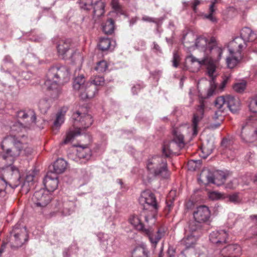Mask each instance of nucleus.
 <instances>
[{"label":"nucleus","mask_w":257,"mask_h":257,"mask_svg":"<svg viewBox=\"0 0 257 257\" xmlns=\"http://www.w3.org/2000/svg\"><path fill=\"white\" fill-rule=\"evenodd\" d=\"M30 129L25 127V125L22 122L16 121L10 126L11 134L6 137L2 142V149L6 151V153L0 154V168L5 170V173L11 174L14 176V179L16 180L14 184H9L12 188H15L20 185L21 177L18 169L11 166V164L19 155H29L33 150L31 147L22 140L24 135L16 136V134Z\"/></svg>","instance_id":"obj_1"},{"label":"nucleus","mask_w":257,"mask_h":257,"mask_svg":"<svg viewBox=\"0 0 257 257\" xmlns=\"http://www.w3.org/2000/svg\"><path fill=\"white\" fill-rule=\"evenodd\" d=\"M46 78L45 85L48 90L53 91L52 97L57 98L61 93L60 85L70 79L69 70L66 66L56 65L49 68Z\"/></svg>","instance_id":"obj_2"},{"label":"nucleus","mask_w":257,"mask_h":257,"mask_svg":"<svg viewBox=\"0 0 257 257\" xmlns=\"http://www.w3.org/2000/svg\"><path fill=\"white\" fill-rule=\"evenodd\" d=\"M70 121L73 127L67 133L66 138L62 142L63 144L69 143L75 137L80 135L82 130L92 124L93 119L90 114L78 110L73 113Z\"/></svg>","instance_id":"obj_3"},{"label":"nucleus","mask_w":257,"mask_h":257,"mask_svg":"<svg viewBox=\"0 0 257 257\" xmlns=\"http://www.w3.org/2000/svg\"><path fill=\"white\" fill-rule=\"evenodd\" d=\"M128 221L136 229L141 231L148 237L152 246L154 248L156 247L158 243L165 235V231L162 228H159L156 232L154 231V230L151 227L146 228L138 216H131Z\"/></svg>","instance_id":"obj_4"},{"label":"nucleus","mask_w":257,"mask_h":257,"mask_svg":"<svg viewBox=\"0 0 257 257\" xmlns=\"http://www.w3.org/2000/svg\"><path fill=\"white\" fill-rule=\"evenodd\" d=\"M147 167L150 173L161 179H168L171 172L168 169L166 159L155 156L148 160Z\"/></svg>","instance_id":"obj_5"},{"label":"nucleus","mask_w":257,"mask_h":257,"mask_svg":"<svg viewBox=\"0 0 257 257\" xmlns=\"http://www.w3.org/2000/svg\"><path fill=\"white\" fill-rule=\"evenodd\" d=\"M224 49L214 37L210 38L209 47L207 48L204 58L214 65V72L216 68V63L221 59Z\"/></svg>","instance_id":"obj_6"},{"label":"nucleus","mask_w":257,"mask_h":257,"mask_svg":"<svg viewBox=\"0 0 257 257\" xmlns=\"http://www.w3.org/2000/svg\"><path fill=\"white\" fill-rule=\"evenodd\" d=\"M28 240V233L27 228L17 223L11 232L10 242L12 247L18 248L21 247Z\"/></svg>","instance_id":"obj_7"},{"label":"nucleus","mask_w":257,"mask_h":257,"mask_svg":"<svg viewBox=\"0 0 257 257\" xmlns=\"http://www.w3.org/2000/svg\"><path fill=\"white\" fill-rule=\"evenodd\" d=\"M174 139L169 142H164L163 146V154L166 157H169L175 154L176 150H180L184 146V137L178 130L173 131Z\"/></svg>","instance_id":"obj_8"},{"label":"nucleus","mask_w":257,"mask_h":257,"mask_svg":"<svg viewBox=\"0 0 257 257\" xmlns=\"http://www.w3.org/2000/svg\"><path fill=\"white\" fill-rule=\"evenodd\" d=\"M255 120L256 116H250L241 124L240 137L245 143L253 142L257 138V130L253 129L252 126L253 121Z\"/></svg>","instance_id":"obj_9"},{"label":"nucleus","mask_w":257,"mask_h":257,"mask_svg":"<svg viewBox=\"0 0 257 257\" xmlns=\"http://www.w3.org/2000/svg\"><path fill=\"white\" fill-rule=\"evenodd\" d=\"M51 199V195L43 189L36 191L32 197L35 207L40 210L45 209Z\"/></svg>","instance_id":"obj_10"},{"label":"nucleus","mask_w":257,"mask_h":257,"mask_svg":"<svg viewBox=\"0 0 257 257\" xmlns=\"http://www.w3.org/2000/svg\"><path fill=\"white\" fill-rule=\"evenodd\" d=\"M228 174L222 171H217L213 174L209 171H204L201 173V177L205 178L207 183H212L220 186L222 185L226 180Z\"/></svg>","instance_id":"obj_11"},{"label":"nucleus","mask_w":257,"mask_h":257,"mask_svg":"<svg viewBox=\"0 0 257 257\" xmlns=\"http://www.w3.org/2000/svg\"><path fill=\"white\" fill-rule=\"evenodd\" d=\"M139 202L144 206L143 209L145 210L151 209L156 212L158 209V204L155 195L149 190L142 193L139 198Z\"/></svg>","instance_id":"obj_12"},{"label":"nucleus","mask_w":257,"mask_h":257,"mask_svg":"<svg viewBox=\"0 0 257 257\" xmlns=\"http://www.w3.org/2000/svg\"><path fill=\"white\" fill-rule=\"evenodd\" d=\"M16 117L23 120L25 127L33 128L36 124V116L33 110H20L16 112Z\"/></svg>","instance_id":"obj_13"},{"label":"nucleus","mask_w":257,"mask_h":257,"mask_svg":"<svg viewBox=\"0 0 257 257\" xmlns=\"http://www.w3.org/2000/svg\"><path fill=\"white\" fill-rule=\"evenodd\" d=\"M3 61L4 64L1 67V70L5 73V76L9 78L12 82H15L19 85V79H17V77L18 76H20V73L18 72V68L16 66H14L10 70H5L4 68V65L13 64V60L12 57L9 55H6Z\"/></svg>","instance_id":"obj_14"},{"label":"nucleus","mask_w":257,"mask_h":257,"mask_svg":"<svg viewBox=\"0 0 257 257\" xmlns=\"http://www.w3.org/2000/svg\"><path fill=\"white\" fill-rule=\"evenodd\" d=\"M75 207V203L71 201H59L54 204L55 212L62 216L70 215L74 211Z\"/></svg>","instance_id":"obj_15"},{"label":"nucleus","mask_w":257,"mask_h":257,"mask_svg":"<svg viewBox=\"0 0 257 257\" xmlns=\"http://www.w3.org/2000/svg\"><path fill=\"white\" fill-rule=\"evenodd\" d=\"M72 47L71 41L70 39L60 40L57 45L58 53L62 59H66L72 56L70 50Z\"/></svg>","instance_id":"obj_16"},{"label":"nucleus","mask_w":257,"mask_h":257,"mask_svg":"<svg viewBox=\"0 0 257 257\" xmlns=\"http://www.w3.org/2000/svg\"><path fill=\"white\" fill-rule=\"evenodd\" d=\"M186 61L191 63L197 62L199 67L202 65H206L208 75L212 79H214V66L212 63H210V61H209L207 59L205 58L204 57L200 60L194 57L192 55H190L186 57Z\"/></svg>","instance_id":"obj_17"},{"label":"nucleus","mask_w":257,"mask_h":257,"mask_svg":"<svg viewBox=\"0 0 257 257\" xmlns=\"http://www.w3.org/2000/svg\"><path fill=\"white\" fill-rule=\"evenodd\" d=\"M43 184L46 191L53 192L57 189L58 185V175L53 173L50 168V171L47 173L43 180Z\"/></svg>","instance_id":"obj_18"},{"label":"nucleus","mask_w":257,"mask_h":257,"mask_svg":"<svg viewBox=\"0 0 257 257\" xmlns=\"http://www.w3.org/2000/svg\"><path fill=\"white\" fill-rule=\"evenodd\" d=\"M227 237L228 233L225 230H215L210 233L209 239L213 243L220 246L226 243Z\"/></svg>","instance_id":"obj_19"},{"label":"nucleus","mask_w":257,"mask_h":257,"mask_svg":"<svg viewBox=\"0 0 257 257\" xmlns=\"http://www.w3.org/2000/svg\"><path fill=\"white\" fill-rule=\"evenodd\" d=\"M194 218L201 223L206 222L209 220L210 212L206 206H200L197 208L193 213Z\"/></svg>","instance_id":"obj_20"},{"label":"nucleus","mask_w":257,"mask_h":257,"mask_svg":"<svg viewBox=\"0 0 257 257\" xmlns=\"http://www.w3.org/2000/svg\"><path fill=\"white\" fill-rule=\"evenodd\" d=\"M247 44L239 37H236L229 43L230 53L241 54L243 49L246 48Z\"/></svg>","instance_id":"obj_21"},{"label":"nucleus","mask_w":257,"mask_h":257,"mask_svg":"<svg viewBox=\"0 0 257 257\" xmlns=\"http://www.w3.org/2000/svg\"><path fill=\"white\" fill-rule=\"evenodd\" d=\"M76 156L77 157L76 161L80 164H84L91 158V150L86 146H79L77 147Z\"/></svg>","instance_id":"obj_22"},{"label":"nucleus","mask_w":257,"mask_h":257,"mask_svg":"<svg viewBox=\"0 0 257 257\" xmlns=\"http://www.w3.org/2000/svg\"><path fill=\"white\" fill-rule=\"evenodd\" d=\"M97 91L98 88L95 85L87 82L83 91L79 93V96L82 99H91L94 97Z\"/></svg>","instance_id":"obj_23"},{"label":"nucleus","mask_w":257,"mask_h":257,"mask_svg":"<svg viewBox=\"0 0 257 257\" xmlns=\"http://www.w3.org/2000/svg\"><path fill=\"white\" fill-rule=\"evenodd\" d=\"M226 105L232 113H236L240 109V102L237 97L231 95H226Z\"/></svg>","instance_id":"obj_24"},{"label":"nucleus","mask_w":257,"mask_h":257,"mask_svg":"<svg viewBox=\"0 0 257 257\" xmlns=\"http://www.w3.org/2000/svg\"><path fill=\"white\" fill-rule=\"evenodd\" d=\"M204 104L201 103L198 106L196 113H195L193 115L192 119V127L193 131V134L194 135H196L197 134L198 124L203 118L204 114Z\"/></svg>","instance_id":"obj_25"},{"label":"nucleus","mask_w":257,"mask_h":257,"mask_svg":"<svg viewBox=\"0 0 257 257\" xmlns=\"http://www.w3.org/2000/svg\"><path fill=\"white\" fill-rule=\"evenodd\" d=\"M230 54V55L226 58V63L228 68L233 69L242 62L243 56L241 54Z\"/></svg>","instance_id":"obj_26"},{"label":"nucleus","mask_w":257,"mask_h":257,"mask_svg":"<svg viewBox=\"0 0 257 257\" xmlns=\"http://www.w3.org/2000/svg\"><path fill=\"white\" fill-rule=\"evenodd\" d=\"M239 37L247 44V42L253 41L256 39V35L250 29L245 27L241 30Z\"/></svg>","instance_id":"obj_27"},{"label":"nucleus","mask_w":257,"mask_h":257,"mask_svg":"<svg viewBox=\"0 0 257 257\" xmlns=\"http://www.w3.org/2000/svg\"><path fill=\"white\" fill-rule=\"evenodd\" d=\"M199 237V234L190 233V235H187L182 239L181 244L184 245L186 248L193 247Z\"/></svg>","instance_id":"obj_28"},{"label":"nucleus","mask_w":257,"mask_h":257,"mask_svg":"<svg viewBox=\"0 0 257 257\" xmlns=\"http://www.w3.org/2000/svg\"><path fill=\"white\" fill-rule=\"evenodd\" d=\"M202 224L200 222L196 219L189 222L188 225L189 231L190 233L193 234H199V236L202 233Z\"/></svg>","instance_id":"obj_29"},{"label":"nucleus","mask_w":257,"mask_h":257,"mask_svg":"<svg viewBox=\"0 0 257 257\" xmlns=\"http://www.w3.org/2000/svg\"><path fill=\"white\" fill-rule=\"evenodd\" d=\"M67 162L63 159H57L52 166L53 173L58 174L62 173L66 169Z\"/></svg>","instance_id":"obj_30"},{"label":"nucleus","mask_w":257,"mask_h":257,"mask_svg":"<svg viewBox=\"0 0 257 257\" xmlns=\"http://www.w3.org/2000/svg\"><path fill=\"white\" fill-rule=\"evenodd\" d=\"M132 257H149V251L144 245L136 247L132 251Z\"/></svg>","instance_id":"obj_31"},{"label":"nucleus","mask_w":257,"mask_h":257,"mask_svg":"<svg viewBox=\"0 0 257 257\" xmlns=\"http://www.w3.org/2000/svg\"><path fill=\"white\" fill-rule=\"evenodd\" d=\"M105 5L102 1H97L93 7V18H98L102 16L104 13Z\"/></svg>","instance_id":"obj_32"},{"label":"nucleus","mask_w":257,"mask_h":257,"mask_svg":"<svg viewBox=\"0 0 257 257\" xmlns=\"http://www.w3.org/2000/svg\"><path fill=\"white\" fill-rule=\"evenodd\" d=\"M67 110L68 108L67 107H63L57 113L56 118L54 122V125L55 127H59L64 122L65 115Z\"/></svg>","instance_id":"obj_33"},{"label":"nucleus","mask_w":257,"mask_h":257,"mask_svg":"<svg viewBox=\"0 0 257 257\" xmlns=\"http://www.w3.org/2000/svg\"><path fill=\"white\" fill-rule=\"evenodd\" d=\"M209 43L210 39L208 40L204 37L199 36L196 39L195 46L198 49L203 51L205 54Z\"/></svg>","instance_id":"obj_34"},{"label":"nucleus","mask_w":257,"mask_h":257,"mask_svg":"<svg viewBox=\"0 0 257 257\" xmlns=\"http://www.w3.org/2000/svg\"><path fill=\"white\" fill-rule=\"evenodd\" d=\"M85 78L83 75H80L74 79L73 87L75 90H78L79 93L81 91H83L86 86Z\"/></svg>","instance_id":"obj_35"},{"label":"nucleus","mask_w":257,"mask_h":257,"mask_svg":"<svg viewBox=\"0 0 257 257\" xmlns=\"http://www.w3.org/2000/svg\"><path fill=\"white\" fill-rule=\"evenodd\" d=\"M35 177L34 172H29L26 176L25 181L22 186V188L28 192L34 184V180Z\"/></svg>","instance_id":"obj_36"},{"label":"nucleus","mask_w":257,"mask_h":257,"mask_svg":"<svg viewBox=\"0 0 257 257\" xmlns=\"http://www.w3.org/2000/svg\"><path fill=\"white\" fill-rule=\"evenodd\" d=\"M216 3H217V0H211V5L209 8V14H206L203 15L205 19H206L214 23L217 22L216 18L213 16V13L215 11L214 7Z\"/></svg>","instance_id":"obj_37"},{"label":"nucleus","mask_w":257,"mask_h":257,"mask_svg":"<svg viewBox=\"0 0 257 257\" xmlns=\"http://www.w3.org/2000/svg\"><path fill=\"white\" fill-rule=\"evenodd\" d=\"M114 21L112 19H108L102 26L104 33L106 34H111L114 31Z\"/></svg>","instance_id":"obj_38"},{"label":"nucleus","mask_w":257,"mask_h":257,"mask_svg":"<svg viewBox=\"0 0 257 257\" xmlns=\"http://www.w3.org/2000/svg\"><path fill=\"white\" fill-rule=\"evenodd\" d=\"M50 102L49 100L43 99L41 100L39 103V108L41 112L45 113L50 107Z\"/></svg>","instance_id":"obj_39"},{"label":"nucleus","mask_w":257,"mask_h":257,"mask_svg":"<svg viewBox=\"0 0 257 257\" xmlns=\"http://www.w3.org/2000/svg\"><path fill=\"white\" fill-rule=\"evenodd\" d=\"M110 46V40L107 38H102L99 40L98 46L102 51L107 50Z\"/></svg>","instance_id":"obj_40"},{"label":"nucleus","mask_w":257,"mask_h":257,"mask_svg":"<svg viewBox=\"0 0 257 257\" xmlns=\"http://www.w3.org/2000/svg\"><path fill=\"white\" fill-rule=\"evenodd\" d=\"M108 68V65L106 61L101 60L98 62L94 68V70L99 73L104 72Z\"/></svg>","instance_id":"obj_41"},{"label":"nucleus","mask_w":257,"mask_h":257,"mask_svg":"<svg viewBox=\"0 0 257 257\" xmlns=\"http://www.w3.org/2000/svg\"><path fill=\"white\" fill-rule=\"evenodd\" d=\"M248 107L250 111L253 113L251 116H256L257 120V96L250 100Z\"/></svg>","instance_id":"obj_42"},{"label":"nucleus","mask_w":257,"mask_h":257,"mask_svg":"<svg viewBox=\"0 0 257 257\" xmlns=\"http://www.w3.org/2000/svg\"><path fill=\"white\" fill-rule=\"evenodd\" d=\"M8 183L4 177H0V199L4 198L6 195L5 189Z\"/></svg>","instance_id":"obj_43"},{"label":"nucleus","mask_w":257,"mask_h":257,"mask_svg":"<svg viewBox=\"0 0 257 257\" xmlns=\"http://www.w3.org/2000/svg\"><path fill=\"white\" fill-rule=\"evenodd\" d=\"M227 198L229 202L234 204H239L242 201V198L240 197L239 193L238 192L228 195Z\"/></svg>","instance_id":"obj_44"},{"label":"nucleus","mask_w":257,"mask_h":257,"mask_svg":"<svg viewBox=\"0 0 257 257\" xmlns=\"http://www.w3.org/2000/svg\"><path fill=\"white\" fill-rule=\"evenodd\" d=\"M91 84H94L97 87L98 86H102L104 83V79L101 76H94L91 78L89 82Z\"/></svg>","instance_id":"obj_45"},{"label":"nucleus","mask_w":257,"mask_h":257,"mask_svg":"<svg viewBox=\"0 0 257 257\" xmlns=\"http://www.w3.org/2000/svg\"><path fill=\"white\" fill-rule=\"evenodd\" d=\"M214 104L218 109L222 110L223 105L226 104V95L218 97L214 102Z\"/></svg>","instance_id":"obj_46"},{"label":"nucleus","mask_w":257,"mask_h":257,"mask_svg":"<svg viewBox=\"0 0 257 257\" xmlns=\"http://www.w3.org/2000/svg\"><path fill=\"white\" fill-rule=\"evenodd\" d=\"M246 86V83L245 81L237 83L233 86V89L238 93H241L244 91Z\"/></svg>","instance_id":"obj_47"},{"label":"nucleus","mask_w":257,"mask_h":257,"mask_svg":"<svg viewBox=\"0 0 257 257\" xmlns=\"http://www.w3.org/2000/svg\"><path fill=\"white\" fill-rule=\"evenodd\" d=\"M80 7L84 10H89L92 7V0H80Z\"/></svg>","instance_id":"obj_48"},{"label":"nucleus","mask_w":257,"mask_h":257,"mask_svg":"<svg viewBox=\"0 0 257 257\" xmlns=\"http://www.w3.org/2000/svg\"><path fill=\"white\" fill-rule=\"evenodd\" d=\"M229 250H232L234 252L236 255L238 256L241 254V247L237 244H230L227 246Z\"/></svg>","instance_id":"obj_49"},{"label":"nucleus","mask_w":257,"mask_h":257,"mask_svg":"<svg viewBox=\"0 0 257 257\" xmlns=\"http://www.w3.org/2000/svg\"><path fill=\"white\" fill-rule=\"evenodd\" d=\"M238 183V180L236 178H234L226 184L225 187L230 189H234L237 187Z\"/></svg>","instance_id":"obj_50"},{"label":"nucleus","mask_w":257,"mask_h":257,"mask_svg":"<svg viewBox=\"0 0 257 257\" xmlns=\"http://www.w3.org/2000/svg\"><path fill=\"white\" fill-rule=\"evenodd\" d=\"M111 6L114 10L121 14H123L121 6L119 4L117 0H112Z\"/></svg>","instance_id":"obj_51"},{"label":"nucleus","mask_w":257,"mask_h":257,"mask_svg":"<svg viewBox=\"0 0 257 257\" xmlns=\"http://www.w3.org/2000/svg\"><path fill=\"white\" fill-rule=\"evenodd\" d=\"M222 194L217 192L213 191L209 194V198L212 200H216L222 197Z\"/></svg>","instance_id":"obj_52"},{"label":"nucleus","mask_w":257,"mask_h":257,"mask_svg":"<svg viewBox=\"0 0 257 257\" xmlns=\"http://www.w3.org/2000/svg\"><path fill=\"white\" fill-rule=\"evenodd\" d=\"M179 61H180L179 56L178 55V54L177 53L174 52L173 53V60H172L173 66L174 67L177 68L179 65Z\"/></svg>","instance_id":"obj_53"},{"label":"nucleus","mask_w":257,"mask_h":257,"mask_svg":"<svg viewBox=\"0 0 257 257\" xmlns=\"http://www.w3.org/2000/svg\"><path fill=\"white\" fill-rule=\"evenodd\" d=\"M33 76V74L29 71H23L21 73V77L23 79L27 81L30 80Z\"/></svg>","instance_id":"obj_54"},{"label":"nucleus","mask_w":257,"mask_h":257,"mask_svg":"<svg viewBox=\"0 0 257 257\" xmlns=\"http://www.w3.org/2000/svg\"><path fill=\"white\" fill-rule=\"evenodd\" d=\"M142 20L144 22L154 23L158 24V20L157 19L152 18L147 16H143L142 18Z\"/></svg>","instance_id":"obj_55"},{"label":"nucleus","mask_w":257,"mask_h":257,"mask_svg":"<svg viewBox=\"0 0 257 257\" xmlns=\"http://www.w3.org/2000/svg\"><path fill=\"white\" fill-rule=\"evenodd\" d=\"M201 150L202 153L205 154V156H203V157L204 158L208 156L212 152V149L211 148H210V149H208L205 146H203L202 148H201Z\"/></svg>","instance_id":"obj_56"},{"label":"nucleus","mask_w":257,"mask_h":257,"mask_svg":"<svg viewBox=\"0 0 257 257\" xmlns=\"http://www.w3.org/2000/svg\"><path fill=\"white\" fill-rule=\"evenodd\" d=\"M200 4L199 0H194L192 5V8L194 12L197 11V7Z\"/></svg>","instance_id":"obj_57"},{"label":"nucleus","mask_w":257,"mask_h":257,"mask_svg":"<svg viewBox=\"0 0 257 257\" xmlns=\"http://www.w3.org/2000/svg\"><path fill=\"white\" fill-rule=\"evenodd\" d=\"M142 87L141 86L140 84H137L132 88V92L134 94H136L138 93V90H140Z\"/></svg>","instance_id":"obj_58"},{"label":"nucleus","mask_w":257,"mask_h":257,"mask_svg":"<svg viewBox=\"0 0 257 257\" xmlns=\"http://www.w3.org/2000/svg\"><path fill=\"white\" fill-rule=\"evenodd\" d=\"M166 209L168 210V212L173 207V202L171 200H167L166 202Z\"/></svg>","instance_id":"obj_59"},{"label":"nucleus","mask_w":257,"mask_h":257,"mask_svg":"<svg viewBox=\"0 0 257 257\" xmlns=\"http://www.w3.org/2000/svg\"><path fill=\"white\" fill-rule=\"evenodd\" d=\"M223 112V110L218 109L215 113L214 118V119H217L218 118L219 116L221 115V113Z\"/></svg>","instance_id":"obj_60"},{"label":"nucleus","mask_w":257,"mask_h":257,"mask_svg":"<svg viewBox=\"0 0 257 257\" xmlns=\"http://www.w3.org/2000/svg\"><path fill=\"white\" fill-rule=\"evenodd\" d=\"M137 20L138 18L137 17L132 18L130 20V26H132L133 25H134L137 22Z\"/></svg>","instance_id":"obj_61"},{"label":"nucleus","mask_w":257,"mask_h":257,"mask_svg":"<svg viewBox=\"0 0 257 257\" xmlns=\"http://www.w3.org/2000/svg\"><path fill=\"white\" fill-rule=\"evenodd\" d=\"M197 162V161H194V160H190L188 162V165L189 167H190V168H189V169H191L192 168L193 169H194L195 168H193V165L196 162Z\"/></svg>","instance_id":"obj_62"},{"label":"nucleus","mask_w":257,"mask_h":257,"mask_svg":"<svg viewBox=\"0 0 257 257\" xmlns=\"http://www.w3.org/2000/svg\"><path fill=\"white\" fill-rule=\"evenodd\" d=\"M154 213H153L150 216H145V221L146 222H148L149 219H154Z\"/></svg>","instance_id":"obj_63"},{"label":"nucleus","mask_w":257,"mask_h":257,"mask_svg":"<svg viewBox=\"0 0 257 257\" xmlns=\"http://www.w3.org/2000/svg\"><path fill=\"white\" fill-rule=\"evenodd\" d=\"M153 44H154V48L155 49H156L157 51H160V46L156 43L154 42Z\"/></svg>","instance_id":"obj_64"}]
</instances>
